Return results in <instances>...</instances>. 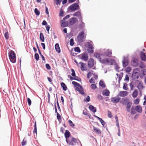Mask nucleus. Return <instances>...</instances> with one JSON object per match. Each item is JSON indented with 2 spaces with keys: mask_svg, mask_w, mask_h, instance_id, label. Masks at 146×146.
Listing matches in <instances>:
<instances>
[{
  "mask_svg": "<svg viewBox=\"0 0 146 146\" xmlns=\"http://www.w3.org/2000/svg\"><path fill=\"white\" fill-rule=\"evenodd\" d=\"M66 141L69 145L72 146H74L78 145L80 142L78 139H77L72 136Z\"/></svg>",
  "mask_w": 146,
  "mask_h": 146,
  "instance_id": "f257e3e1",
  "label": "nucleus"
},
{
  "mask_svg": "<svg viewBox=\"0 0 146 146\" xmlns=\"http://www.w3.org/2000/svg\"><path fill=\"white\" fill-rule=\"evenodd\" d=\"M72 84L74 85L75 89L79 91L82 94H84V92L82 90L81 86L78 83L75 81L72 82Z\"/></svg>",
  "mask_w": 146,
  "mask_h": 146,
  "instance_id": "f03ea898",
  "label": "nucleus"
},
{
  "mask_svg": "<svg viewBox=\"0 0 146 146\" xmlns=\"http://www.w3.org/2000/svg\"><path fill=\"white\" fill-rule=\"evenodd\" d=\"M9 56L10 61L13 63H14L16 61V56L15 53L12 50L10 51L9 53Z\"/></svg>",
  "mask_w": 146,
  "mask_h": 146,
  "instance_id": "7ed1b4c3",
  "label": "nucleus"
},
{
  "mask_svg": "<svg viewBox=\"0 0 146 146\" xmlns=\"http://www.w3.org/2000/svg\"><path fill=\"white\" fill-rule=\"evenodd\" d=\"M113 60L112 59L106 58L103 59L100 58V62L104 64H107L108 65H111L112 64V62Z\"/></svg>",
  "mask_w": 146,
  "mask_h": 146,
  "instance_id": "20e7f679",
  "label": "nucleus"
},
{
  "mask_svg": "<svg viewBox=\"0 0 146 146\" xmlns=\"http://www.w3.org/2000/svg\"><path fill=\"white\" fill-rule=\"evenodd\" d=\"M85 37L84 31H81L77 36L78 41L79 42H83Z\"/></svg>",
  "mask_w": 146,
  "mask_h": 146,
  "instance_id": "39448f33",
  "label": "nucleus"
},
{
  "mask_svg": "<svg viewBox=\"0 0 146 146\" xmlns=\"http://www.w3.org/2000/svg\"><path fill=\"white\" fill-rule=\"evenodd\" d=\"M94 47L92 44L90 42L88 43V52L90 53H92L94 51L93 50Z\"/></svg>",
  "mask_w": 146,
  "mask_h": 146,
  "instance_id": "423d86ee",
  "label": "nucleus"
},
{
  "mask_svg": "<svg viewBox=\"0 0 146 146\" xmlns=\"http://www.w3.org/2000/svg\"><path fill=\"white\" fill-rule=\"evenodd\" d=\"M137 87L140 92H142V90L145 87L143 86V83L141 81H139L137 84Z\"/></svg>",
  "mask_w": 146,
  "mask_h": 146,
  "instance_id": "0eeeda50",
  "label": "nucleus"
},
{
  "mask_svg": "<svg viewBox=\"0 0 146 146\" xmlns=\"http://www.w3.org/2000/svg\"><path fill=\"white\" fill-rule=\"evenodd\" d=\"M79 56L81 59L85 61H87L88 58V54L86 53L82 54Z\"/></svg>",
  "mask_w": 146,
  "mask_h": 146,
  "instance_id": "6e6552de",
  "label": "nucleus"
},
{
  "mask_svg": "<svg viewBox=\"0 0 146 146\" xmlns=\"http://www.w3.org/2000/svg\"><path fill=\"white\" fill-rule=\"evenodd\" d=\"M70 9L72 11H75L79 8V5L76 3L70 6Z\"/></svg>",
  "mask_w": 146,
  "mask_h": 146,
  "instance_id": "1a4fd4ad",
  "label": "nucleus"
},
{
  "mask_svg": "<svg viewBox=\"0 0 146 146\" xmlns=\"http://www.w3.org/2000/svg\"><path fill=\"white\" fill-rule=\"evenodd\" d=\"M77 19L73 17L70 19L68 20L69 26H71L74 24Z\"/></svg>",
  "mask_w": 146,
  "mask_h": 146,
  "instance_id": "9d476101",
  "label": "nucleus"
},
{
  "mask_svg": "<svg viewBox=\"0 0 146 146\" xmlns=\"http://www.w3.org/2000/svg\"><path fill=\"white\" fill-rule=\"evenodd\" d=\"M120 100V98L118 96L111 98V102L113 103H117Z\"/></svg>",
  "mask_w": 146,
  "mask_h": 146,
  "instance_id": "9b49d317",
  "label": "nucleus"
},
{
  "mask_svg": "<svg viewBox=\"0 0 146 146\" xmlns=\"http://www.w3.org/2000/svg\"><path fill=\"white\" fill-rule=\"evenodd\" d=\"M139 64L138 60L137 59L134 58L131 62V65L134 66H137Z\"/></svg>",
  "mask_w": 146,
  "mask_h": 146,
  "instance_id": "f8f14e48",
  "label": "nucleus"
},
{
  "mask_svg": "<svg viewBox=\"0 0 146 146\" xmlns=\"http://www.w3.org/2000/svg\"><path fill=\"white\" fill-rule=\"evenodd\" d=\"M94 64V60L92 58H90L88 62V66L89 67L91 68L93 67Z\"/></svg>",
  "mask_w": 146,
  "mask_h": 146,
  "instance_id": "ddd939ff",
  "label": "nucleus"
},
{
  "mask_svg": "<svg viewBox=\"0 0 146 146\" xmlns=\"http://www.w3.org/2000/svg\"><path fill=\"white\" fill-rule=\"evenodd\" d=\"M61 26L62 27H66L69 25L68 21H66L65 20H61Z\"/></svg>",
  "mask_w": 146,
  "mask_h": 146,
  "instance_id": "4468645a",
  "label": "nucleus"
},
{
  "mask_svg": "<svg viewBox=\"0 0 146 146\" xmlns=\"http://www.w3.org/2000/svg\"><path fill=\"white\" fill-rule=\"evenodd\" d=\"M112 51L110 49L106 50L104 52V55L106 56L110 57L112 54Z\"/></svg>",
  "mask_w": 146,
  "mask_h": 146,
  "instance_id": "2eb2a0df",
  "label": "nucleus"
},
{
  "mask_svg": "<svg viewBox=\"0 0 146 146\" xmlns=\"http://www.w3.org/2000/svg\"><path fill=\"white\" fill-rule=\"evenodd\" d=\"M79 64L81 65V69L82 71L86 70H87V68L86 66V64L82 62H79Z\"/></svg>",
  "mask_w": 146,
  "mask_h": 146,
  "instance_id": "dca6fc26",
  "label": "nucleus"
},
{
  "mask_svg": "<svg viewBox=\"0 0 146 146\" xmlns=\"http://www.w3.org/2000/svg\"><path fill=\"white\" fill-rule=\"evenodd\" d=\"M65 137L66 138V140L70 137V133L68 130H66L64 133Z\"/></svg>",
  "mask_w": 146,
  "mask_h": 146,
  "instance_id": "f3484780",
  "label": "nucleus"
},
{
  "mask_svg": "<svg viewBox=\"0 0 146 146\" xmlns=\"http://www.w3.org/2000/svg\"><path fill=\"white\" fill-rule=\"evenodd\" d=\"M128 95V92L126 91H120L119 94V95L122 97H124Z\"/></svg>",
  "mask_w": 146,
  "mask_h": 146,
  "instance_id": "a211bd4d",
  "label": "nucleus"
},
{
  "mask_svg": "<svg viewBox=\"0 0 146 146\" xmlns=\"http://www.w3.org/2000/svg\"><path fill=\"white\" fill-rule=\"evenodd\" d=\"M94 56L97 58L99 59L100 61V58H102L103 56V55L98 52H95L94 54Z\"/></svg>",
  "mask_w": 146,
  "mask_h": 146,
  "instance_id": "6ab92c4d",
  "label": "nucleus"
},
{
  "mask_svg": "<svg viewBox=\"0 0 146 146\" xmlns=\"http://www.w3.org/2000/svg\"><path fill=\"white\" fill-rule=\"evenodd\" d=\"M135 110L138 112L139 113H141L142 111L141 107L139 105L136 106L135 108Z\"/></svg>",
  "mask_w": 146,
  "mask_h": 146,
  "instance_id": "aec40b11",
  "label": "nucleus"
},
{
  "mask_svg": "<svg viewBox=\"0 0 146 146\" xmlns=\"http://www.w3.org/2000/svg\"><path fill=\"white\" fill-rule=\"evenodd\" d=\"M73 15L74 16H77L78 17L81 21L82 17L81 15L80 12L79 11L73 14Z\"/></svg>",
  "mask_w": 146,
  "mask_h": 146,
  "instance_id": "412c9836",
  "label": "nucleus"
},
{
  "mask_svg": "<svg viewBox=\"0 0 146 146\" xmlns=\"http://www.w3.org/2000/svg\"><path fill=\"white\" fill-rule=\"evenodd\" d=\"M94 131L96 133L98 134H100L101 133V131L99 129L93 126Z\"/></svg>",
  "mask_w": 146,
  "mask_h": 146,
  "instance_id": "4be33fe9",
  "label": "nucleus"
},
{
  "mask_svg": "<svg viewBox=\"0 0 146 146\" xmlns=\"http://www.w3.org/2000/svg\"><path fill=\"white\" fill-rule=\"evenodd\" d=\"M132 103L131 102H128L127 104L126 109L128 112L130 111V108L132 105Z\"/></svg>",
  "mask_w": 146,
  "mask_h": 146,
  "instance_id": "5701e85b",
  "label": "nucleus"
},
{
  "mask_svg": "<svg viewBox=\"0 0 146 146\" xmlns=\"http://www.w3.org/2000/svg\"><path fill=\"white\" fill-rule=\"evenodd\" d=\"M138 90L137 89H136L134 90L132 94V96L133 97L135 98L137 97L138 95Z\"/></svg>",
  "mask_w": 146,
  "mask_h": 146,
  "instance_id": "b1692460",
  "label": "nucleus"
},
{
  "mask_svg": "<svg viewBox=\"0 0 146 146\" xmlns=\"http://www.w3.org/2000/svg\"><path fill=\"white\" fill-rule=\"evenodd\" d=\"M110 92L107 89L104 90L102 92V94L103 95L106 96H108L109 95Z\"/></svg>",
  "mask_w": 146,
  "mask_h": 146,
  "instance_id": "393cba45",
  "label": "nucleus"
},
{
  "mask_svg": "<svg viewBox=\"0 0 146 146\" xmlns=\"http://www.w3.org/2000/svg\"><path fill=\"white\" fill-rule=\"evenodd\" d=\"M94 116L99 120V121L101 123L102 125H105V122L102 118H100L99 117L96 116V115H94Z\"/></svg>",
  "mask_w": 146,
  "mask_h": 146,
  "instance_id": "a878e982",
  "label": "nucleus"
},
{
  "mask_svg": "<svg viewBox=\"0 0 146 146\" xmlns=\"http://www.w3.org/2000/svg\"><path fill=\"white\" fill-rule=\"evenodd\" d=\"M140 57L142 60L144 61L146 60V56L145 53H141L140 55Z\"/></svg>",
  "mask_w": 146,
  "mask_h": 146,
  "instance_id": "bb28decb",
  "label": "nucleus"
},
{
  "mask_svg": "<svg viewBox=\"0 0 146 146\" xmlns=\"http://www.w3.org/2000/svg\"><path fill=\"white\" fill-rule=\"evenodd\" d=\"M129 101V100L127 98H122V100L120 102L123 104H125Z\"/></svg>",
  "mask_w": 146,
  "mask_h": 146,
  "instance_id": "cd10ccee",
  "label": "nucleus"
},
{
  "mask_svg": "<svg viewBox=\"0 0 146 146\" xmlns=\"http://www.w3.org/2000/svg\"><path fill=\"white\" fill-rule=\"evenodd\" d=\"M89 108L90 110H91L94 113H95L96 111V108L92 105L90 106Z\"/></svg>",
  "mask_w": 146,
  "mask_h": 146,
  "instance_id": "c85d7f7f",
  "label": "nucleus"
},
{
  "mask_svg": "<svg viewBox=\"0 0 146 146\" xmlns=\"http://www.w3.org/2000/svg\"><path fill=\"white\" fill-rule=\"evenodd\" d=\"M55 48L56 51L58 53H60V50L58 44H56L55 46Z\"/></svg>",
  "mask_w": 146,
  "mask_h": 146,
  "instance_id": "c756f323",
  "label": "nucleus"
},
{
  "mask_svg": "<svg viewBox=\"0 0 146 146\" xmlns=\"http://www.w3.org/2000/svg\"><path fill=\"white\" fill-rule=\"evenodd\" d=\"M40 40L42 42L44 41V36L42 33H40Z\"/></svg>",
  "mask_w": 146,
  "mask_h": 146,
  "instance_id": "7c9ffc66",
  "label": "nucleus"
},
{
  "mask_svg": "<svg viewBox=\"0 0 146 146\" xmlns=\"http://www.w3.org/2000/svg\"><path fill=\"white\" fill-rule=\"evenodd\" d=\"M33 133H35L36 135L37 134V128H36V121H35V125L34 127V129L33 130Z\"/></svg>",
  "mask_w": 146,
  "mask_h": 146,
  "instance_id": "2f4dec72",
  "label": "nucleus"
},
{
  "mask_svg": "<svg viewBox=\"0 0 146 146\" xmlns=\"http://www.w3.org/2000/svg\"><path fill=\"white\" fill-rule=\"evenodd\" d=\"M140 101V100L139 98H137L136 99L134 100L133 103L134 104L136 105H137L139 103Z\"/></svg>",
  "mask_w": 146,
  "mask_h": 146,
  "instance_id": "473e14b6",
  "label": "nucleus"
},
{
  "mask_svg": "<svg viewBox=\"0 0 146 146\" xmlns=\"http://www.w3.org/2000/svg\"><path fill=\"white\" fill-rule=\"evenodd\" d=\"M61 85L63 88V90L64 91H66L67 90V88L65 84L63 82H62L61 83Z\"/></svg>",
  "mask_w": 146,
  "mask_h": 146,
  "instance_id": "72a5a7b5",
  "label": "nucleus"
},
{
  "mask_svg": "<svg viewBox=\"0 0 146 146\" xmlns=\"http://www.w3.org/2000/svg\"><path fill=\"white\" fill-rule=\"evenodd\" d=\"M82 23L80 24L79 25V28L81 29L84 28L85 27V23H83L82 21V19H81V21Z\"/></svg>",
  "mask_w": 146,
  "mask_h": 146,
  "instance_id": "f704fd0d",
  "label": "nucleus"
},
{
  "mask_svg": "<svg viewBox=\"0 0 146 146\" xmlns=\"http://www.w3.org/2000/svg\"><path fill=\"white\" fill-rule=\"evenodd\" d=\"M93 71H91L90 72H89L87 75V77L88 78H90L92 76Z\"/></svg>",
  "mask_w": 146,
  "mask_h": 146,
  "instance_id": "c9c22d12",
  "label": "nucleus"
},
{
  "mask_svg": "<svg viewBox=\"0 0 146 146\" xmlns=\"http://www.w3.org/2000/svg\"><path fill=\"white\" fill-rule=\"evenodd\" d=\"M99 84L100 85L102 88H104L105 86L104 83L102 81H100Z\"/></svg>",
  "mask_w": 146,
  "mask_h": 146,
  "instance_id": "e433bc0d",
  "label": "nucleus"
},
{
  "mask_svg": "<svg viewBox=\"0 0 146 146\" xmlns=\"http://www.w3.org/2000/svg\"><path fill=\"white\" fill-rule=\"evenodd\" d=\"M128 62L127 61H126L125 60H123V65L124 67H125L128 65Z\"/></svg>",
  "mask_w": 146,
  "mask_h": 146,
  "instance_id": "4c0bfd02",
  "label": "nucleus"
},
{
  "mask_svg": "<svg viewBox=\"0 0 146 146\" xmlns=\"http://www.w3.org/2000/svg\"><path fill=\"white\" fill-rule=\"evenodd\" d=\"M68 122L70 125V126L72 127H73L74 126V125L72 121L70 120H69Z\"/></svg>",
  "mask_w": 146,
  "mask_h": 146,
  "instance_id": "58836bf2",
  "label": "nucleus"
},
{
  "mask_svg": "<svg viewBox=\"0 0 146 146\" xmlns=\"http://www.w3.org/2000/svg\"><path fill=\"white\" fill-rule=\"evenodd\" d=\"M5 37L7 40L9 38V33L8 32H6L4 35Z\"/></svg>",
  "mask_w": 146,
  "mask_h": 146,
  "instance_id": "ea45409f",
  "label": "nucleus"
},
{
  "mask_svg": "<svg viewBox=\"0 0 146 146\" xmlns=\"http://www.w3.org/2000/svg\"><path fill=\"white\" fill-rule=\"evenodd\" d=\"M91 88L93 90H95L97 88V86L95 84H92L91 86Z\"/></svg>",
  "mask_w": 146,
  "mask_h": 146,
  "instance_id": "a19ab883",
  "label": "nucleus"
},
{
  "mask_svg": "<svg viewBox=\"0 0 146 146\" xmlns=\"http://www.w3.org/2000/svg\"><path fill=\"white\" fill-rule=\"evenodd\" d=\"M35 12L37 15H40V12L37 8L35 9Z\"/></svg>",
  "mask_w": 146,
  "mask_h": 146,
  "instance_id": "79ce46f5",
  "label": "nucleus"
},
{
  "mask_svg": "<svg viewBox=\"0 0 146 146\" xmlns=\"http://www.w3.org/2000/svg\"><path fill=\"white\" fill-rule=\"evenodd\" d=\"M35 58L37 61H38L39 60V56L38 53H36L35 54Z\"/></svg>",
  "mask_w": 146,
  "mask_h": 146,
  "instance_id": "37998d69",
  "label": "nucleus"
},
{
  "mask_svg": "<svg viewBox=\"0 0 146 146\" xmlns=\"http://www.w3.org/2000/svg\"><path fill=\"white\" fill-rule=\"evenodd\" d=\"M123 73H121L120 76H118V82L119 83L120 82V80L122 79V78L123 76Z\"/></svg>",
  "mask_w": 146,
  "mask_h": 146,
  "instance_id": "c03bdc74",
  "label": "nucleus"
},
{
  "mask_svg": "<svg viewBox=\"0 0 146 146\" xmlns=\"http://www.w3.org/2000/svg\"><path fill=\"white\" fill-rule=\"evenodd\" d=\"M135 111L133 107H132L131 108V114H135Z\"/></svg>",
  "mask_w": 146,
  "mask_h": 146,
  "instance_id": "a18cd8bd",
  "label": "nucleus"
},
{
  "mask_svg": "<svg viewBox=\"0 0 146 146\" xmlns=\"http://www.w3.org/2000/svg\"><path fill=\"white\" fill-rule=\"evenodd\" d=\"M129 86L130 88V90H133L134 85L132 82L130 83Z\"/></svg>",
  "mask_w": 146,
  "mask_h": 146,
  "instance_id": "49530a36",
  "label": "nucleus"
},
{
  "mask_svg": "<svg viewBox=\"0 0 146 146\" xmlns=\"http://www.w3.org/2000/svg\"><path fill=\"white\" fill-rule=\"evenodd\" d=\"M74 50L76 52H80V48L77 47L75 48Z\"/></svg>",
  "mask_w": 146,
  "mask_h": 146,
  "instance_id": "de8ad7c7",
  "label": "nucleus"
},
{
  "mask_svg": "<svg viewBox=\"0 0 146 146\" xmlns=\"http://www.w3.org/2000/svg\"><path fill=\"white\" fill-rule=\"evenodd\" d=\"M71 72H72V73L71 74V75H72V76L73 77L75 76L76 74L74 70L73 69H71Z\"/></svg>",
  "mask_w": 146,
  "mask_h": 146,
  "instance_id": "09e8293b",
  "label": "nucleus"
},
{
  "mask_svg": "<svg viewBox=\"0 0 146 146\" xmlns=\"http://www.w3.org/2000/svg\"><path fill=\"white\" fill-rule=\"evenodd\" d=\"M127 84L126 83H124L123 87V88L125 90H127Z\"/></svg>",
  "mask_w": 146,
  "mask_h": 146,
  "instance_id": "8fccbe9b",
  "label": "nucleus"
},
{
  "mask_svg": "<svg viewBox=\"0 0 146 146\" xmlns=\"http://www.w3.org/2000/svg\"><path fill=\"white\" fill-rule=\"evenodd\" d=\"M139 67L141 68H144L145 67V65L144 63L143 62H141L140 64Z\"/></svg>",
  "mask_w": 146,
  "mask_h": 146,
  "instance_id": "3c124183",
  "label": "nucleus"
},
{
  "mask_svg": "<svg viewBox=\"0 0 146 146\" xmlns=\"http://www.w3.org/2000/svg\"><path fill=\"white\" fill-rule=\"evenodd\" d=\"M27 144V142L26 141L23 139L22 142H21V145L22 146H25Z\"/></svg>",
  "mask_w": 146,
  "mask_h": 146,
  "instance_id": "603ef678",
  "label": "nucleus"
},
{
  "mask_svg": "<svg viewBox=\"0 0 146 146\" xmlns=\"http://www.w3.org/2000/svg\"><path fill=\"white\" fill-rule=\"evenodd\" d=\"M108 116L109 118H111L112 117V115L111 114V112L109 111H108Z\"/></svg>",
  "mask_w": 146,
  "mask_h": 146,
  "instance_id": "864d4df0",
  "label": "nucleus"
},
{
  "mask_svg": "<svg viewBox=\"0 0 146 146\" xmlns=\"http://www.w3.org/2000/svg\"><path fill=\"white\" fill-rule=\"evenodd\" d=\"M74 39L73 38H71L70 40V44L71 46H73L74 44Z\"/></svg>",
  "mask_w": 146,
  "mask_h": 146,
  "instance_id": "5fc2aeb1",
  "label": "nucleus"
},
{
  "mask_svg": "<svg viewBox=\"0 0 146 146\" xmlns=\"http://www.w3.org/2000/svg\"><path fill=\"white\" fill-rule=\"evenodd\" d=\"M141 72L143 75H146V69H143L142 70H141Z\"/></svg>",
  "mask_w": 146,
  "mask_h": 146,
  "instance_id": "6e6d98bb",
  "label": "nucleus"
},
{
  "mask_svg": "<svg viewBox=\"0 0 146 146\" xmlns=\"http://www.w3.org/2000/svg\"><path fill=\"white\" fill-rule=\"evenodd\" d=\"M131 70V68L130 67H127L126 69V71L127 72H129Z\"/></svg>",
  "mask_w": 146,
  "mask_h": 146,
  "instance_id": "4d7b16f0",
  "label": "nucleus"
},
{
  "mask_svg": "<svg viewBox=\"0 0 146 146\" xmlns=\"http://www.w3.org/2000/svg\"><path fill=\"white\" fill-rule=\"evenodd\" d=\"M27 102L28 105L29 106H30L31 104V101L30 99L29 98H27Z\"/></svg>",
  "mask_w": 146,
  "mask_h": 146,
  "instance_id": "13d9d810",
  "label": "nucleus"
},
{
  "mask_svg": "<svg viewBox=\"0 0 146 146\" xmlns=\"http://www.w3.org/2000/svg\"><path fill=\"white\" fill-rule=\"evenodd\" d=\"M62 0H54L56 3L57 5L60 4Z\"/></svg>",
  "mask_w": 146,
  "mask_h": 146,
  "instance_id": "bf43d9fd",
  "label": "nucleus"
},
{
  "mask_svg": "<svg viewBox=\"0 0 146 146\" xmlns=\"http://www.w3.org/2000/svg\"><path fill=\"white\" fill-rule=\"evenodd\" d=\"M125 80H126L127 81H129V78L127 74H126L125 76V78L124 79Z\"/></svg>",
  "mask_w": 146,
  "mask_h": 146,
  "instance_id": "052dcab7",
  "label": "nucleus"
},
{
  "mask_svg": "<svg viewBox=\"0 0 146 146\" xmlns=\"http://www.w3.org/2000/svg\"><path fill=\"white\" fill-rule=\"evenodd\" d=\"M95 80L93 78H91L89 80V82L91 83H94L95 82L94 81Z\"/></svg>",
  "mask_w": 146,
  "mask_h": 146,
  "instance_id": "680f3d73",
  "label": "nucleus"
},
{
  "mask_svg": "<svg viewBox=\"0 0 146 146\" xmlns=\"http://www.w3.org/2000/svg\"><path fill=\"white\" fill-rule=\"evenodd\" d=\"M144 99L145 101L143 103V105L144 106L146 105V95H145L144 96Z\"/></svg>",
  "mask_w": 146,
  "mask_h": 146,
  "instance_id": "e2e57ef3",
  "label": "nucleus"
},
{
  "mask_svg": "<svg viewBox=\"0 0 146 146\" xmlns=\"http://www.w3.org/2000/svg\"><path fill=\"white\" fill-rule=\"evenodd\" d=\"M46 68L48 70H50L51 68V67L49 64H46Z\"/></svg>",
  "mask_w": 146,
  "mask_h": 146,
  "instance_id": "0e129e2a",
  "label": "nucleus"
},
{
  "mask_svg": "<svg viewBox=\"0 0 146 146\" xmlns=\"http://www.w3.org/2000/svg\"><path fill=\"white\" fill-rule=\"evenodd\" d=\"M57 117L58 120L60 119H61L60 115L58 113H57Z\"/></svg>",
  "mask_w": 146,
  "mask_h": 146,
  "instance_id": "69168bd1",
  "label": "nucleus"
},
{
  "mask_svg": "<svg viewBox=\"0 0 146 146\" xmlns=\"http://www.w3.org/2000/svg\"><path fill=\"white\" fill-rule=\"evenodd\" d=\"M74 80H77L78 81H80L81 80V79L79 78L78 77V76H76L74 78Z\"/></svg>",
  "mask_w": 146,
  "mask_h": 146,
  "instance_id": "338daca9",
  "label": "nucleus"
},
{
  "mask_svg": "<svg viewBox=\"0 0 146 146\" xmlns=\"http://www.w3.org/2000/svg\"><path fill=\"white\" fill-rule=\"evenodd\" d=\"M97 98L100 100H102L103 99L102 96L100 95H98L97 96Z\"/></svg>",
  "mask_w": 146,
  "mask_h": 146,
  "instance_id": "774afa93",
  "label": "nucleus"
}]
</instances>
